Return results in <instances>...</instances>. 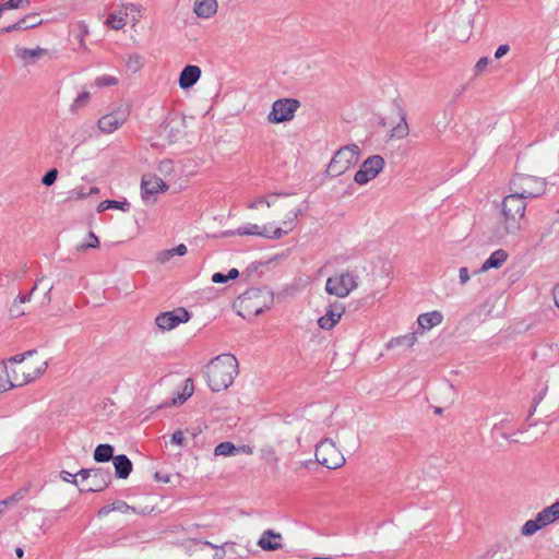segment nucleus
I'll return each instance as SVG.
<instances>
[{
    "instance_id": "obj_61",
    "label": "nucleus",
    "mask_w": 559,
    "mask_h": 559,
    "mask_svg": "<svg viewBox=\"0 0 559 559\" xmlns=\"http://www.w3.org/2000/svg\"><path fill=\"white\" fill-rule=\"evenodd\" d=\"M237 453H243V454L250 455L253 453V449L249 444H242L241 447H236V454Z\"/></svg>"
},
{
    "instance_id": "obj_57",
    "label": "nucleus",
    "mask_w": 559,
    "mask_h": 559,
    "mask_svg": "<svg viewBox=\"0 0 559 559\" xmlns=\"http://www.w3.org/2000/svg\"><path fill=\"white\" fill-rule=\"evenodd\" d=\"M283 225L285 226V228H283V229L287 230V234H288L289 231H292L295 228L296 218L290 215L286 221L283 222Z\"/></svg>"
},
{
    "instance_id": "obj_52",
    "label": "nucleus",
    "mask_w": 559,
    "mask_h": 559,
    "mask_svg": "<svg viewBox=\"0 0 559 559\" xmlns=\"http://www.w3.org/2000/svg\"><path fill=\"white\" fill-rule=\"evenodd\" d=\"M171 443L174 444H177V445H182L183 444V441H185V436H183V431L178 429L176 430L173 436H171Z\"/></svg>"
},
{
    "instance_id": "obj_12",
    "label": "nucleus",
    "mask_w": 559,
    "mask_h": 559,
    "mask_svg": "<svg viewBox=\"0 0 559 559\" xmlns=\"http://www.w3.org/2000/svg\"><path fill=\"white\" fill-rule=\"evenodd\" d=\"M228 235L260 236L269 239H280L287 235V230H284L282 227H277L273 231H270L266 225L260 226L258 224L248 223L238 227L235 231H229Z\"/></svg>"
},
{
    "instance_id": "obj_10",
    "label": "nucleus",
    "mask_w": 559,
    "mask_h": 559,
    "mask_svg": "<svg viewBox=\"0 0 559 559\" xmlns=\"http://www.w3.org/2000/svg\"><path fill=\"white\" fill-rule=\"evenodd\" d=\"M300 103L294 98H281L273 103L272 110L267 115V121L271 123H281L290 121L299 108Z\"/></svg>"
},
{
    "instance_id": "obj_33",
    "label": "nucleus",
    "mask_w": 559,
    "mask_h": 559,
    "mask_svg": "<svg viewBox=\"0 0 559 559\" xmlns=\"http://www.w3.org/2000/svg\"><path fill=\"white\" fill-rule=\"evenodd\" d=\"M214 454L217 456L236 454V445L229 441L221 442L215 447Z\"/></svg>"
},
{
    "instance_id": "obj_18",
    "label": "nucleus",
    "mask_w": 559,
    "mask_h": 559,
    "mask_svg": "<svg viewBox=\"0 0 559 559\" xmlns=\"http://www.w3.org/2000/svg\"><path fill=\"white\" fill-rule=\"evenodd\" d=\"M257 545L265 551H275L283 548V536L273 530L264 531Z\"/></svg>"
},
{
    "instance_id": "obj_22",
    "label": "nucleus",
    "mask_w": 559,
    "mask_h": 559,
    "mask_svg": "<svg viewBox=\"0 0 559 559\" xmlns=\"http://www.w3.org/2000/svg\"><path fill=\"white\" fill-rule=\"evenodd\" d=\"M217 0H194L193 12L198 17L210 19L217 13Z\"/></svg>"
},
{
    "instance_id": "obj_27",
    "label": "nucleus",
    "mask_w": 559,
    "mask_h": 559,
    "mask_svg": "<svg viewBox=\"0 0 559 559\" xmlns=\"http://www.w3.org/2000/svg\"><path fill=\"white\" fill-rule=\"evenodd\" d=\"M418 341L417 332L406 333L396 337H392L386 342V349L399 348V347H413Z\"/></svg>"
},
{
    "instance_id": "obj_17",
    "label": "nucleus",
    "mask_w": 559,
    "mask_h": 559,
    "mask_svg": "<svg viewBox=\"0 0 559 559\" xmlns=\"http://www.w3.org/2000/svg\"><path fill=\"white\" fill-rule=\"evenodd\" d=\"M165 181L157 176H143L141 182V195L145 201H150L151 198L158 193L167 190Z\"/></svg>"
},
{
    "instance_id": "obj_43",
    "label": "nucleus",
    "mask_w": 559,
    "mask_h": 559,
    "mask_svg": "<svg viewBox=\"0 0 559 559\" xmlns=\"http://www.w3.org/2000/svg\"><path fill=\"white\" fill-rule=\"evenodd\" d=\"M29 3V0H9L5 3H2L5 10L20 9L24 8Z\"/></svg>"
},
{
    "instance_id": "obj_7",
    "label": "nucleus",
    "mask_w": 559,
    "mask_h": 559,
    "mask_svg": "<svg viewBox=\"0 0 559 559\" xmlns=\"http://www.w3.org/2000/svg\"><path fill=\"white\" fill-rule=\"evenodd\" d=\"M359 155L360 150L356 144L341 147L332 157L328 173L333 177L341 176L358 162Z\"/></svg>"
},
{
    "instance_id": "obj_4",
    "label": "nucleus",
    "mask_w": 559,
    "mask_h": 559,
    "mask_svg": "<svg viewBox=\"0 0 559 559\" xmlns=\"http://www.w3.org/2000/svg\"><path fill=\"white\" fill-rule=\"evenodd\" d=\"M546 187L544 178L526 174H515L510 181V191L524 200L543 195Z\"/></svg>"
},
{
    "instance_id": "obj_15",
    "label": "nucleus",
    "mask_w": 559,
    "mask_h": 559,
    "mask_svg": "<svg viewBox=\"0 0 559 559\" xmlns=\"http://www.w3.org/2000/svg\"><path fill=\"white\" fill-rule=\"evenodd\" d=\"M111 473L109 469L104 468H94L91 474L90 480L87 484L80 488V491L85 492H99L106 489L111 483Z\"/></svg>"
},
{
    "instance_id": "obj_11",
    "label": "nucleus",
    "mask_w": 559,
    "mask_h": 559,
    "mask_svg": "<svg viewBox=\"0 0 559 559\" xmlns=\"http://www.w3.org/2000/svg\"><path fill=\"white\" fill-rule=\"evenodd\" d=\"M384 159L380 155L367 158L355 174L354 180L358 185H366L373 179L383 168Z\"/></svg>"
},
{
    "instance_id": "obj_6",
    "label": "nucleus",
    "mask_w": 559,
    "mask_h": 559,
    "mask_svg": "<svg viewBox=\"0 0 559 559\" xmlns=\"http://www.w3.org/2000/svg\"><path fill=\"white\" fill-rule=\"evenodd\" d=\"M48 367L46 360H41L33 372L22 371V376L11 377L5 361L0 362V392H5L14 386H22L41 376Z\"/></svg>"
},
{
    "instance_id": "obj_42",
    "label": "nucleus",
    "mask_w": 559,
    "mask_h": 559,
    "mask_svg": "<svg viewBox=\"0 0 559 559\" xmlns=\"http://www.w3.org/2000/svg\"><path fill=\"white\" fill-rule=\"evenodd\" d=\"M261 454H262V457L264 460H266L267 462H271V461L276 462L277 461L275 449L272 445H264L261 449Z\"/></svg>"
},
{
    "instance_id": "obj_23",
    "label": "nucleus",
    "mask_w": 559,
    "mask_h": 559,
    "mask_svg": "<svg viewBox=\"0 0 559 559\" xmlns=\"http://www.w3.org/2000/svg\"><path fill=\"white\" fill-rule=\"evenodd\" d=\"M48 53V50L41 47L34 49L16 47V57L24 62L25 66L34 64L38 58L44 57Z\"/></svg>"
},
{
    "instance_id": "obj_19",
    "label": "nucleus",
    "mask_w": 559,
    "mask_h": 559,
    "mask_svg": "<svg viewBox=\"0 0 559 559\" xmlns=\"http://www.w3.org/2000/svg\"><path fill=\"white\" fill-rule=\"evenodd\" d=\"M344 311L345 308L342 304L331 305L326 313L319 318V326L323 330H331L341 320V317L344 313Z\"/></svg>"
},
{
    "instance_id": "obj_21",
    "label": "nucleus",
    "mask_w": 559,
    "mask_h": 559,
    "mask_svg": "<svg viewBox=\"0 0 559 559\" xmlns=\"http://www.w3.org/2000/svg\"><path fill=\"white\" fill-rule=\"evenodd\" d=\"M202 71L200 67L194 64L186 66L179 75V86L182 90H188L192 87L201 78Z\"/></svg>"
},
{
    "instance_id": "obj_59",
    "label": "nucleus",
    "mask_w": 559,
    "mask_h": 559,
    "mask_svg": "<svg viewBox=\"0 0 559 559\" xmlns=\"http://www.w3.org/2000/svg\"><path fill=\"white\" fill-rule=\"evenodd\" d=\"M93 471H94V468H82L75 475L81 476L82 480L88 481Z\"/></svg>"
},
{
    "instance_id": "obj_36",
    "label": "nucleus",
    "mask_w": 559,
    "mask_h": 559,
    "mask_svg": "<svg viewBox=\"0 0 559 559\" xmlns=\"http://www.w3.org/2000/svg\"><path fill=\"white\" fill-rule=\"evenodd\" d=\"M542 512L550 524L555 523L559 520V501H556L551 506L544 508Z\"/></svg>"
},
{
    "instance_id": "obj_56",
    "label": "nucleus",
    "mask_w": 559,
    "mask_h": 559,
    "mask_svg": "<svg viewBox=\"0 0 559 559\" xmlns=\"http://www.w3.org/2000/svg\"><path fill=\"white\" fill-rule=\"evenodd\" d=\"M510 50V47L509 45H500L497 49H496V52H495V58L497 59H500L502 58L503 56H506Z\"/></svg>"
},
{
    "instance_id": "obj_2",
    "label": "nucleus",
    "mask_w": 559,
    "mask_h": 559,
    "mask_svg": "<svg viewBox=\"0 0 559 559\" xmlns=\"http://www.w3.org/2000/svg\"><path fill=\"white\" fill-rule=\"evenodd\" d=\"M238 374V360L231 354H222L206 366V381L213 392L228 389Z\"/></svg>"
},
{
    "instance_id": "obj_54",
    "label": "nucleus",
    "mask_w": 559,
    "mask_h": 559,
    "mask_svg": "<svg viewBox=\"0 0 559 559\" xmlns=\"http://www.w3.org/2000/svg\"><path fill=\"white\" fill-rule=\"evenodd\" d=\"M44 281V278H40L38 280L35 285L33 286L32 290H31V294L28 295H20L17 298H19V301L24 304L26 301H29L31 299V295L38 288L39 284H41Z\"/></svg>"
},
{
    "instance_id": "obj_64",
    "label": "nucleus",
    "mask_w": 559,
    "mask_h": 559,
    "mask_svg": "<svg viewBox=\"0 0 559 559\" xmlns=\"http://www.w3.org/2000/svg\"><path fill=\"white\" fill-rule=\"evenodd\" d=\"M552 296L556 306L559 308V283L554 287Z\"/></svg>"
},
{
    "instance_id": "obj_29",
    "label": "nucleus",
    "mask_w": 559,
    "mask_h": 559,
    "mask_svg": "<svg viewBox=\"0 0 559 559\" xmlns=\"http://www.w3.org/2000/svg\"><path fill=\"white\" fill-rule=\"evenodd\" d=\"M130 510L134 511V508L129 506L126 501L117 500L114 503L106 504V506L102 507L99 509V511H98V515L99 516H106L109 513H111L112 511H118V512H121V513H127Z\"/></svg>"
},
{
    "instance_id": "obj_8",
    "label": "nucleus",
    "mask_w": 559,
    "mask_h": 559,
    "mask_svg": "<svg viewBox=\"0 0 559 559\" xmlns=\"http://www.w3.org/2000/svg\"><path fill=\"white\" fill-rule=\"evenodd\" d=\"M316 460L319 464L330 468L336 469L345 464V457L342 452L336 448L332 439H322L317 445L314 451Z\"/></svg>"
},
{
    "instance_id": "obj_58",
    "label": "nucleus",
    "mask_w": 559,
    "mask_h": 559,
    "mask_svg": "<svg viewBox=\"0 0 559 559\" xmlns=\"http://www.w3.org/2000/svg\"><path fill=\"white\" fill-rule=\"evenodd\" d=\"M489 63V59L487 57H483L480 58L477 63L475 64V70L477 72H481L486 69V67L488 66Z\"/></svg>"
},
{
    "instance_id": "obj_53",
    "label": "nucleus",
    "mask_w": 559,
    "mask_h": 559,
    "mask_svg": "<svg viewBox=\"0 0 559 559\" xmlns=\"http://www.w3.org/2000/svg\"><path fill=\"white\" fill-rule=\"evenodd\" d=\"M469 272L467 267H461L459 270V280L461 285H465L469 281Z\"/></svg>"
},
{
    "instance_id": "obj_3",
    "label": "nucleus",
    "mask_w": 559,
    "mask_h": 559,
    "mask_svg": "<svg viewBox=\"0 0 559 559\" xmlns=\"http://www.w3.org/2000/svg\"><path fill=\"white\" fill-rule=\"evenodd\" d=\"M273 304L271 292L261 288H251L238 297V313L242 318L257 317L264 312Z\"/></svg>"
},
{
    "instance_id": "obj_63",
    "label": "nucleus",
    "mask_w": 559,
    "mask_h": 559,
    "mask_svg": "<svg viewBox=\"0 0 559 559\" xmlns=\"http://www.w3.org/2000/svg\"><path fill=\"white\" fill-rule=\"evenodd\" d=\"M262 204H264V198H263V197L258 198L257 200H254V201L250 202V203L248 204V207H249L250 210H257V209H259Z\"/></svg>"
},
{
    "instance_id": "obj_35",
    "label": "nucleus",
    "mask_w": 559,
    "mask_h": 559,
    "mask_svg": "<svg viewBox=\"0 0 559 559\" xmlns=\"http://www.w3.org/2000/svg\"><path fill=\"white\" fill-rule=\"evenodd\" d=\"M126 67L133 73L143 67V58L138 53L129 55L126 60Z\"/></svg>"
},
{
    "instance_id": "obj_25",
    "label": "nucleus",
    "mask_w": 559,
    "mask_h": 559,
    "mask_svg": "<svg viewBox=\"0 0 559 559\" xmlns=\"http://www.w3.org/2000/svg\"><path fill=\"white\" fill-rule=\"evenodd\" d=\"M509 253L503 249H498L490 254V257L484 261L479 272L485 273L491 269H500L503 263L508 260Z\"/></svg>"
},
{
    "instance_id": "obj_31",
    "label": "nucleus",
    "mask_w": 559,
    "mask_h": 559,
    "mask_svg": "<svg viewBox=\"0 0 559 559\" xmlns=\"http://www.w3.org/2000/svg\"><path fill=\"white\" fill-rule=\"evenodd\" d=\"M109 209H118L122 212H128L130 210V203L127 200H105L98 204L97 212L100 213Z\"/></svg>"
},
{
    "instance_id": "obj_1",
    "label": "nucleus",
    "mask_w": 559,
    "mask_h": 559,
    "mask_svg": "<svg viewBox=\"0 0 559 559\" xmlns=\"http://www.w3.org/2000/svg\"><path fill=\"white\" fill-rule=\"evenodd\" d=\"M526 202L514 193L506 195L501 202V216L496 227L495 235L498 239L507 235H515L523 228Z\"/></svg>"
},
{
    "instance_id": "obj_50",
    "label": "nucleus",
    "mask_w": 559,
    "mask_h": 559,
    "mask_svg": "<svg viewBox=\"0 0 559 559\" xmlns=\"http://www.w3.org/2000/svg\"><path fill=\"white\" fill-rule=\"evenodd\" d=\"M60 478L66 481V483H70V484H73V485H78V479H76V475L75 474H72L68 471H61L60 472Z\"/></svg>"
},
{
    "instance_id": "obj_13",
    "label": "nucleus",
    "mask_w": 559,
    "mask_h": 559,
    "mask_svg": "<svg viewBox=\"0 0 559 559\" xmlns=\"http://www.w3.org/2000/svg\"><path fill=\"white\" fill-rule=\"evenodd\" d=\"M389 116H394L399 118V123L395 127V131H397V135H402L406 132V104L405 99L402 96L401 92L396 86H394L393 94L390 99V114Z\"/></svg>"
},
{
    "instance_id": "obj_46",
    "label": "nucleus",
    "mask_w": 559,
    "mask_h": 559,
    "mask_svg": "<svg viewBox=\"0 0 559 559\" xmlns=\"http://www.w3.org/2000/svg\"><path fill=\"white\" fill-rule=\"evenodd\" d=\"M22 498V495L16 492L12 496H10L8 499L0 500V515L4 512V509L12 502L17 501Z\"/></svg>"
},
{
    "instance_id": "obj_51",
    "label": "nucleus",
    "mask_w": 559,
    "mask_h": 559,
    "mask_svg": "<svg viewBox=\"0 0 559 559\" xmlns=\"http://www.w3.org/2000/svg\"><path fill=\"white\" fill-rule=\"evenodd\" d=\"M38 366H39V364L37 365V367ZM35 368H36V366L29 367L27 365L21 366L19 368H12L10 374H11V377H15V376H20L21 377L23 370H25L26 372H33Z\"/></svg>"
},
{
    "instance_id": "obj_45",
    "label": "nucleus",
    "mask_w": 559,
    "mask_h": 559,
    "mask_svg": "<svg viewBox=\"0 0 559 559\" xmlns=\"http://www.w3.org/2000/svg\"><path fill=\"white\" fill-rule=\"evenodd\" d=\"M36 353V350H27L25 353H22V354H17V355H14L12 357H10L8 359V362H11V364H22L26 357L28 356H33L34 354Z\"/></svg>"
},
{
    "instance_id": "obj_32",
    "label": "nucleus",
    "mask_w": 559,
    "mask_h": 559,
    "mask_svg": "<svg viewBox=\"0 0 559 559\" xmlns=\"http://www.w3.org/2000/svg\"><path fill=\"white\" fill-rule=\"evenodd\" d=\"M74 38L81 48H85V37L88 35V27L84 21H79L73 26Z\"/></svg>"
},
{
    "instance_id": "obj_38",
    "label": "nucleus",
    "mask_w": 559,
    "mask_h": 559,
    "mask_svg": "<svg viewBox=\"0 0 559 559\" xmlns=\"http://www.w3.org/2000/svg\"><path fill=\"white\" fill-rule=\"evenodd\" d=\"M194 544H202L204 546L211 547L213 549H216L217 551L214 554L213 559H224L225 551H223V546L215 545L209 540H201V539H193Z\"/></svg>"
},
{
    "instance_id": "obj_30",
    "label": "nucleus",
    "mask_w": 559,
    "mask_h": 559,
    "mask_svg": "<svg viewBox=\"0 0 559 559\" xmlns=\"http://www.w3.org/2000/svg\"><path fill=\"white\" fill-rule=\"evenodd\" d=\"M114 447L110 444H98L94 451V460L99 463L114 460Z\"/></svg>"
},
{
    "instance_id": "obj_34",
    "label": "nucleus",
    "mask_w": 559,
    "mask_h": 559,
    "mask_svg": "<svg viewBox=\"0 0 559 559\" xmlns=\"http://www.w3.org/2000/svg\"><path fill=\"white\" fill-rule=\"evenodd\" d=\"M19 21L21 24V29L33 28V27L41 24V22H43L41 19H39V15L37 13L27 14Z\"/></svg>"
},
{
    "instance_id": "obj_41",
    "label": "nucleus",
    "mask_w": 559,
    "mask_h": 559,
    "mask_svg": "<svg viewBox=\"0 0 559 559\" xmlns=\"http://www.w3.org/2000/svg\"><path fill=\"white\" fill-rule=\"evenodd\" d=\"M536 532H538V526L533 522V520L526 521L521 527V534L523 536H532Z\"/></svg>"
},
{
    "instance_id": "obj_5",
    "label": "nucleus",
    "mask_w": 559,
    "mask_h": 559,
    "mask_svg": "<svg viewBox=\"0 0 559 559\" xmlns=\"http://www.w3.org/2000/svg\"><path fill=\"white\" fill-rule=\"evenodd\" d=\"M185 128V119L167 118L157 128L151 145L160 148L176 143L183 136Z\"/></svg>"
},
{
    "instance_id": "obj_40",
    "label": "nucleus",
    "mask_w": 559,
    "mask_h": 559,
    "mask_svg": "<svg viewBox=\"0 0 559 559\" xmlns=\"http://www.w3.org/2000/svg\"><path fill=\"white\" fill-rule=\"evenodd\" d=\"M58 177V170L56 168H52L48 170L41 178V183L46 187L52 186Z\"/></svg>"
},
{
    "instance_id": "obj_24",
    "label": "nucleus",
    "mask_w": 559,
    "mask_h": 559,
    "mask_svg": "<svg viewBox=\"0 0 559 559\" xmlns=\"http://www.w3.org/2000/svg\"><path fill=\"white\" fill-rule=\"evenodd\" d=\"M136 4L129 3L122 4L117 13L108 15L106 24L115 31L121 29L126 25V17L128 16V9H135Z\"/></svg>"
},
{
    "instance_id": "obj_28",
    "label": "nucleus",
    "mask_w": 559,
    "mask_h": 559,
    "mask_svg": "<svg viewBox=\"0 0 559 559\" xmlns=\"http://www.w3.org/2000/svg\"><path fill=\"white\" fill-rule=\"evenodd\" d=\"M399 123V118L394 116L386 117V141L389 140H402L405 139L409 134V126L406 122V132L402 135H397V131H395V127Z\"/></svg>"
},
{
    "instance_id": "obj_49",
    "label": "nucleus",
    "mask_w": 559,
    "mask_h": 559,
    "mask_svg": "<svg viewBox=\"0 0 559 559\" xmlns=\"http://www.w3.org/2000/svg\"><path fill=\"white\" fill-rule=\"evenodd\" d=\"M88 197V193L83 188H75L70 191V199L83 200Z\"/></svg>"
},
{
    "instance_id": "obj_26",
    "label": "nucleus",
    "mask_w": 559,
    "mask_h": 559,
    "mask_svg": "<svg viewBox=\"0 0 559 559\" xmlns=\"http://www.w3.org/2000/svg\"><path fill=\"white\" fill-rule=\"evenodd\" d=\"M112 462L116 477L121 479L128 478L132 472L131 460L124 454H119L114 457Z\"/></svg>"
},
{
    "instance_id": "obj_44",
    "label": "nucleus",
    "mask_w": 559,
    "mask_h": 559,
    "mask_svg": "<svg viewBox=\"0 0 559 559\" xmlns=\"http://www.w3.org/2000/svg\"><path fill=\"white\" fill-rule=\"evenodd\" d=\"M99 246V240L97 238V236L93 233V231H90L88 234V241L81 245L79 247L80 250L82 249H86V248H97Z\"/></svg>"
},
{
    "instance_id": "obj_9",
    "label": "nucleus",
    "mask_w": 559,
    "mask_h": 559,
    "mask_svg": "<svg viewBox=\"0 0 559 559\" xmlns=\"http://www.w3.org/2000/svg\"><path fill=\"white\" fill-rule=\"evenodd\" d=\"M356 287L357 276L352 272L329 277L325 283V292L340 298L348 296Z\"/></svg>"
},
{
    "instance_id": "obj_16",
    "label": "nucleus",
    "mask_w": 559,
    "mask_h": 559,
    "mask_svg": "<svg viewBox=\"0 0 559 559\" xmlns=\"http://www.w3.org/2000/svg\"><path fill=\"white\" fill-rule=\"evenodd\" d=\"M128 118V111L124 109H116L98 120V128L104 133H112L120 128Z\"/></svg>"
},
{
    "instance_id": "obj_20",
    "label": "nucleus",
    "mask_w": 559,
    "mask_h": 559,
    "mask_svg": "<svg viewBox=\"0 0 559 559\" xmlns=\"http://www.w3.org/2000/svg\"><path fill=\"white\" fill-rule=\"evenodd\" d=\"M443 321V314L439 310H433L430 312H425L418 316L417 323L419 331L417 334H423L426 331L431 330L435 326H438Z\"/></svg>"
},
{
    "instance_id": "obj_47",
    "label": "nucleus",
    "mask_w": 559,
    "mask_h": 559,
    "mask_svg": "<svg viewBox=\"0 0 559 559\" xmlns=\"http://www.w3.org/2000/svg\"><path fill=\"white\" fill-rule=\"evenodd\" d=\"M533 522L538 526V531L550 525L547 518L544 515V513L540 511L536 514L535 519H532Z\"/></svg>"
},
{
    "instance_id": "obj_60",
    "label": "nucleus",
    "mask_w": 559,
    "mask_h": 559,
    "mask_svg": "<svg viewBox=\"0 0 559 559\" xmlns=\"http://www.w3.org/2000/svg\"><path fill=\"white\" fill-rule=\"evenodd\" d=\"M79 148H80V147H79V145H76V146H74V147L71 150V152H70V154H69V156L66 158V164H67L68 166H73V165L75 164L74 162H72V159H73V158H74V156L79 153Z\"/></svg>"
},
{
    "instance_id": "obj_37",
    "label": "nucleus",
    "mask_w": 559,
    "mask_h": 559,
    "mask_svg": "<svg viewBox=\"0 0 559 559\" xmlns=\"http://www.w3.org/2000/svg\"><path fill=\"white\" fill-rule=\"evenodd\" d=\"M90 93L88 92H82L78 95V97L74 99L73 104L71 105L72 111H78L82 107H84L90 102Z\"/></svg>"
},
{
    "instance_id": "obj_39",
    "label": "nucleus",
    "mask_w": 559,
    "mask_h": 559,
    "mask_svg": "<svg viewBox=\"0 0 559 559\" xmlns=\"http://www.w3.org/2000/svg\"><path fill=\"white\" fill-rule=\"evenodd\" d=\"M117 83H118L117 78H115L112 75H107V74L98 76L95 80V85L97 87L114 86Z\"/></svg>"
},
{
    "instance_id": "obj_48",
    "label": "nucleus",
    "mask_w": 559,
    "mask_h": 559,
    "mask_svg": "<svg viewBox=\"0 0 559 559\" xmlns=\"http://www.w3.org/2000/svg\"><path fill=\"white\" fill-rule=\"evenodd\" d=\"M173 257H175V253H174L173 249H166V250L159 251L157 253V261L160 262V263H166Z\"/></svg>"
},
{
    "instance_id": "obj_55",
    "label": "nucleus",
    "mask_w": 559,
    "mask_h": 559,
    "mask_svg": "<svg viewBox=\"0 0 559 559\" xmlns=\"http://www.w3.org/2000/svg\"><path fill=\"white\" fill-rule=\"evenodd\" d=\"M212 282L215 284H224L228 282V276L226 274H223L221 272L214 273L212 276Z\"/></svg>"
},
{
    "instance_id": "obj_14",
    "label": "nucleus",
    "mask_w": 559,
    "mask_h": 559,
    "mask_svg": "<svg viewBox=\"0 0 559 559\" xmlns=\"http://www.w3.org/2000/svg\"><path fill=\"white\" fill-rule=\"evenodd\" d=\"M189 319L190 314L185 308H177L173 311L159 313L155 319V323L160 330L170 331L180 323L188 322Z\"/></svg>"
},
{
    "instance_id": "obj_62",
    "label": "nucleus",
    "mask_w": 559,
    "mask_h": 559,
    "mask_svg": "<svg viewBox=\"0 0 559 559\" xmlns=\"http://www.w3.org/2000/svg\"><path fill=\"white\" fill-rule=\"evenodd\" d=\"M173 251L175 255H185L188 251L187 246L183 243L178 245L177 247L173 248Z\"/></svg>"
}]
</instances>
